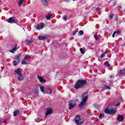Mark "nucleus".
Masks as SVG:
<instances>
[{
    "label": "nucleus",
    "mask_w": 125,
    "mask_h": 125,
    "mask_svg": "<svg viewBox=\"0 0 125 125\" xmlns=\"http://www.w3.org/2000/svg\"><path fill=\"white\" fill-rule=\"evenodd\" d=\"M20 111L18 109H16L14 112V116L15 117H17V116L19 114Z\"/></svg>",
    "instance_id": "a211bd4d"
},
{
    "label": "nucleus",
    "mask_w": 125,
    "mask_h": 125,
    "mask_svg": "<svg viewBox=\"0 0 125 125\" xmlns=\"http://www.w3.org/2000/svg\"><path fill=\"white\" fill-rule=\"evenodd\" d=\"M87 82L84 80H79L75 84L74 87L76 89L78 88H81V87H83V86H84L85 84H86Z\"/></svg>",
    "instance_id": "f257e3e1"
},
{
    "label": "nucleus",
    "mask_w": 125,
    "mask_h": 125,
    "mask_svg": "<svg viewBox=\"0 0 125 125\" xmlns=\"http://www.w3.org/2000/svg\"><path fill=\"white\" fill-rule=\"evenodd\" d=\"M119 75H121L122 77L125 76V69L121 70L119 72Z\"/></svg>",
    "instance_id": "ddd939ff"
},
{
    "label": "nucleus",
    "mask_w": 125,
    "mask_h": 125,
    "mask_svg": "<svg viewBox=\"0 0 125 125\" xmlns=\"http://www.w3.org/2000/svg\"><path fill=\"white\" fill-rule=\"evenodd\" d=\"M115 35H116V31H115L113 35H112V38H115Z\"/></svg>",
    "instance_id": "c9c22d12"
},
{
    "label": "nucleus",
    "mask_w": 125,
    "mask_h": 125,
    "mask_svg": "<svg viewBox=\"0 0 125 125\" xmlns=\"http://www.w3.org/2000/svg\"><path fill=\"white\" fill-rule=\"evenodd\" d=\"M104 113H105V114H110V109H106L104 110Z\"/></svg>",
    "instance_id": "b1692460"
},
{
    "label": "nucleus",
    "mask_w": 125,
    "mask_h": 125,
    "mask_svg": "<svg viewBox=\"0 0 125 125\" xmlns=\"http://www.w3.org/2000/svg\"><path fill=\"white\" fill-rule=\"evenodd\" d=\"M39 39L40 40V41H44V40L46 39V36H39Z\"/></svg>",
    "instance_id": "6ab92c4d"
},
{
    "label": "nucleus",
    "mask_w": 125,
    "mask_h": 125,
    "mask_svg": "<svg viewBox=\"0 0 125 125\" xmlns=\"http://www.w3.org/2000/svg\"><path fill=\"white\" fill-rule=\"evenodd\" d=\"M23 0H19V2H18V4L19 6H21L22 4H23Z\"/></svg>",
    "instance_id": "aec40b11"
},
{
    "label": "nucleus",
    "mask_w": 125,
    "mask_h": 125,
    "mask_svg": "<svg viewBox=\"0 0 125 125\" xmlns=\"http://www.w3.org/2000/svg\"><path fill=\"white\" fill-rule=\"evenodd\" d=\"M40 89L43 93H44V87L42 86H40Z\"/></svg>",
    "instance_id": "5701e85b"
},
{
    "label": "nucleus",
    "mask_w": 125,
    "mask_h": 125,
    "mask_svg": "<svg viewBox=\"0 0 125 125\" xmlns=\"http://www.w3.org/2000/svg\"><path fill=\"white\" fill-rule=\"evenodd\" d=\"M110 79H112V78H113V76L112 75H110Z\"/></svg>",
    "instance_id": "c03bdc74"
},
{
    "label": "nucleus",
    "mask_w": 125,
    "mask_h": 125,
    "mask_svg": "<svg viewBox=\"0 0 125 125\" xmlns=\"http://www.w3.org/2000/svg\"><path fill=\"white\" fill-rule=\"evenodd\" d=\"M7 22L8 23H10V24H13L14 23H17V20L13 17H11L8 19Z\"/></svg>",
    "instance_id": "423d86ee"
},
{
    "label": "nucleus",
    "mask_w": 125,
    "mask_h": 125,
    "mask_svg": "<svg viewBox=\"0 0 125 125\" xmlns=\"http://www.w3.org/2000/svg\"><path fill=\"white\" fill-rule=\"evenodd\" d=\"M52 113H53L52 109L50 108H47L46 109V116H48V115H50L51 114H52Z\"/></svg>",
    "instance_id": "1a4fd4ad"
},
{
    "label": "nucleus",
    "mask_w": 125,
    "mask_h": 125,
    "mask_svg": "<svg viewBox=\"0 0 125 125\" xmlns=\"http://www.w3.org/2000/svg\"><path fill=\"white\" fill-rule=\"evenodd\" d=\"M99 117V119H101V120H102V118H103V115L102 114H100Z\"/></svg>",
    "instance_id": "72a5a7b5"
},
{
    "label": "nucleus",
    "mask_w": 125,
    "mask_h": 125,
    "mask_svg": "<svg viewBox=\"0 0 125 125\" xmlns=\"http://www.w3.org/2000/svg\"><path fill=\"white\" fill-rule=\"evenodd\" d=\"M104 89H111V88H110V86H107V84H106V83H104Z\"/></svg>",
    "instance_id": "412c9836"
},
{
    "label": "nucleus",
    "mask_w": 125,
    "mask_h": 125,
    "mask_svg": "<svg viewBox=\"0 0 125 125\" xmlns=\"http://www.w3.org/2000/svg\"><path fill=\"white\" fill-rule=\"evenodd\" d=\"M37 78L40 81V82L42 83H46V80L45 79H43V78H42V77L41 76H39Z\"/></svg>",
    "instance_id": "6e6552de"
},
{
    "label": "nucleus",
    "mask_w": 125,
    "mask_h": 125,
    "mask_svg": "<svg viewBox=\"0 0 125 125\" xmlns=\"http://www.w3.org/2000/svg\"><path fill=\"white\" fill-rule=\"evenodd\" d=\"M44 27V26L42 25L41 24H38V25L34 26V29H35L36 30H42V29Z\"/></svg>",
    "instance_id": "9d476101"
},
{
    "label": "nucleus",
    "mask_w": 125,
    "mask_h": 125,
    "mask_svg": "<svg viewBox=\"0 0 125 125\" xmlns=\"http://www.w3.org/2000/svg\"><path fill=\"white\" fill-rule=\"evenodd\" d=\"M75 123L77 125H83V121L81 119V116L80 115H77L75 117Z\"/></svg>",
    "instance_id": "39448f33"
},
{
    "label": "nucleus",
    "mask_w": 125,
    "mask_h": 125,
    "mask_svg": "<svg viewBox=\"0 0 125 125\" xmlns=\"http://www.w3.org/2000/svg\"><path fill=\"white\" fill-rule=\"evenodd\" d=\"M21 64L22 65H27V62L24 60L21 61Z\"/></svg>",
    "instance_id": "c85d7f7f"
},
{
    "label": "nucleus",
    "mask_w": 125,
    "mask_h": 125,
    "mask_svg": "<svg viewBox=\"0 0 125 125\" xmlns=\"http://www.w3.org/2000/svg\"><path fill=\"white\" fill-rule=\"evenodd\" d=\"M79 35L80 36H83V31L81 30L79 31Z\"/></svg>",
    "instance_id": "2f4dec72"
},
{
    "label": "nucleus",
    "mask_w": 125,
    "mask_h": 125,
    "mask_svg": "<svg viewBox=\"0 0 125 125\" xmlns=\"http://www.w3.org/2000/svg\"><path fill=\"white\" fill-rule=\"evenodd\" d=\"M100 10V8H97V11H99Z\"/></svg>",
    "instance_id": "ea45409f"
},
{
    "label": "nucleus",
    "mask_w": 125,
    "mask_h": 125,
    "mask_svg": "<svg viewBox=\"0 0 125 125\" xmlns=\"http://www.w3.org/2000/svg\"><path fill=\"white\" fill-rule=\"evenodd\" d=\"M86 95V94L84 93L81 96L83 98L82 101L81 102L80 104H79V107L80 108H83V106L85 105V103L87 102V99L88 98V97Z\"/></svg>",
    "instance_id": "f03ea898"
},
{
    "label": "nucleus",
    "mask_w": 125,
    "mask_h": 125,
    "mask_svg": "<svg viewBox=\"0 0 125 125\" xmlns=\"http://www.w3.org/2000/svg\"><path fill=\"white\" fill-rule=\"evenodd\" d=\"M67 18H68V16H64L63 17V20H64V21H66L67 20Z\"/></svg>",
    "instance_id": "7c9ffc66"
},
{
    "label": "nucleus",
    "mask_w": 125,
    "mask_h": 125,
    "mask_svg": "<svg viewBox=\"0 0 125 125\" xmlns=\"http://www.w3.org/2000/svg\"><path fill=\"white\" fill-rule=\"evenodd\" d=\"M94 38L95 40H96V41H99V40H98V36H97V34H95L94 36Z\"/></svg>",
    "instance_id": "a878e982"
},
{
    "label": "nucleus",
    "mask_w": 125,
    "mask_h": 125,
    "mask_svg": "<svg viewBox=\"0 0 125 125\" xmlns=\"http://www.w3.org/2000/svg\"><path fill=\"white\" fill-rule=\"evenodd\" d=\"M104 65L106 66V67H110V66H111V65L110 64V63H109V62L106 61L104 63Z\"/></svg>",
    "instance_id": "4be33fe9"
},
{
    "label": "nucleus",
    "mask_w": 125,
    "mask_h": 125,
    "mask_svg": "<svg viewBox=\"0 0 125 125\" xmlns=\"http://www.w3.org/2000/svg\"><path fill=\"white\" fill-rule=\"evenodd\" d=\"M21 57V54H19L18 55L15 56L13 58V65L14 66H17L18 64H19V62H20V58Z\"/></svg>",
    "instance_id": "7ed1b4c3"
},
{
    "label": "nucleus",
    "mask_w": 125,
    "mask_h": 125,
    "mask_svg": "<svg viewBox=\"0 0 125 125\" xmlns=\"http://www.w3.org/2000/svg\"><path fill=\"white\" fill-rule=\"evenodd\" d=\"M116 34H117V35H120V34H121V31H117L116 32Z\"/></svg>",
    "instance_id": "f704fd0d"
},
{
    "label": "nucleus",
    "mask_w": 125,
    "mask_h": 125,
    "mask_svg": "<svg viewBox=\"0 0 125 125\" xmlns=\"http://www.w3.org/2000/svg\"><path fill=\"white\" fill-rule=\"evenodd\" d=\"M7 122V121H6V120H4V121L3 122V123H6Z\"/></svg>",
    "instance_id": "79ce46f5"
},
{
    "label": "nucleus",
    "mask_w": 125,
    "mask_h": 125,
    "mask_svg": "<svg viewBox=\"0 0 125 125\" xmlns=\"http://www.w3.org/2000/svg\"><path fill=\"white\" fill-rule=\"evenodd\" d=\"M46 89L47 90V94H51V93H52V91H51V89L50 88V87L47 86Z\"/></svg>",
    "instance_id": "4468645a"
},
{
    "label": "nucleus",
    "mask_w": 125,
    "mask_h": 125,
    "mask_svg": "<svg viewBox=\"0 0 125 125\" xmlns=\"http://www.w3.org/2000/svg\"><path fill=\"white\" fill-rule=\"evenodd\" d=\"M117 113V110L114 109H110V115H114Z\"/></svg>",
    "instance_id": "2eb2a0df"
},
{
    "label": "nucleus",
    "mask_w": 125,
    "mask_h": 125,
    "mask_svg": "<svg viewBox=\"0 0 125 125\" xmlns=\"http://www.w3.org/2000/svg\"><path fill=\"white\" fill-rule=\"evenodd\" d=\"M33 40L32 39H30V40H28L27 39L26 41H25V43L26 44H31V43H32V42H33Z\"/></svg>",
    "instance_id": "f3484780"
},
{
    "label": "nucleus",
    "mask_w": 125,
    "mask_h": 125,
    "mask_svg": "<svg viewBox=\"0 0 125 125\" xmlns=\"http://www.w3.org/2000/svg\"><path fill=\"white\" fill-rule=\"evenodd\" d=\"M42 5H47L48 4V0H42Z\"/></svg>",
    "instance_id": "dca6fc26"
},
{
    "label": "nucleus",
    "mask_w": 125,
    "mask_h": 125,
    "mask_svg": "<svg viewBox=\"0 0 125 125\" xmlns=\"http://www.w3.org/2000/svg\"><path fill=\"white\" fill-rule=\"evenodd\" d=\"M118 122H123L125 120V117L123 115H118L117 117Z\"/></svg>",
    "instance_id": "9b49d317"
},
{
    "label": "nucleus",
    "mask_w": 125,
    "mask_h": 125,
    "mask_svg": "<svg viewBox=\"0 0 125 125\" xmlns=\"http://www.w3.org/2000/svg\"><path fill=\"white\" fill-rule=\"evenodd\" d=\"M16 50H17V45L16 44L14 46V47L11 50H9L10 52H11V53H14V52H15V51H16Z\"/></svg>",
    "instance_id": "f8f14e48"
},
{
    "label": "nucleus",
    "mask_w": 125,
    "mask_h": 125,
    "mask_svg": "<svg viewBox=\"0 0 125 125\" xmlns=\"http://www.w3.org/2000/svg\"><path fill=\"white\" fill-rule=\"evenodd\" d=\"M76 106V103L74 101H70L69 103V109L71 110Z\"/></svg>",
    "instance_id": "0eeeda50"
},
{
    "label": "nucleus",
    "mask_w": 125,
    "mask_h": 125,
    "mask_svg": "<svg viewBox=\"0 0 125 125\" xmlns=\"http://www.w3.org/2000/svg\"><path fill=\"white\" fill-rule=\"evenodd\" d=\"M124 12H125V10H124Z\"/></svg>",
    "instance_id": "a18cd8bd"
},
{
    "label": "nucleus",
    "mask_w": 125,
    "mask_h": 125,
    "mask_svg": "<svg viewBox=\"0 0 125 125\" xmlns=\"http://www.w3.org/2000/svg\"><path fill=\"white\" fill-rule=\"evenodd\" d=\"M115 21H118V18H116Z\"/></svg>",
    "instance_id": "37998d69"
},
{
    "label": "nucleus",
    "mask_w": 125,
    "mask_h": 125,
    "mask_svg": "<svg viewBox=\"0 0 125 125\" xmlns=\"http://www.w3.org/2000/svg\"><path fill=\"white\" fill-rule=\"evenodd\" d=\"M107 53V52H105L104 53L102 54L101 56V58H103V57H105V54Z\"/></svg>",
    "instance_id": "bb28decb"
},
{
    "label": "nucleus",
    "mask_w": 125,
    "mask_h": 125,
    "mask_svg": "<svg viewBox=\"0 0 125 125\" xmlns=\"http://www.w3.org/2000/svg\"><path fill=\"white\" fill-rule=\"evenodd\" d=\"M109 18H113V14H111L109 15Z\"/></svg>",
    "instance_id": "e433bc0d"
},
{
    "label": "nucleus",
    "mask_w": 125,
    "mask_h": 125,
    "mask_svg": "<svg viewBox=\"0 0 125 125\" xmlns=\"http://www.w3.org/2000/svg\"><path fill=\"white\" fill-rule=\"evenodd\" d=\"M15 74L18 75L19 77L18 78V81H23V75L21 72H20V68H18L15 70Z\"/></svg>",
    "instance_id": "20e7f679"
},
{
    "label": "nucleus",
    "mask_w": 125,
    "mask_h": 125,
    "mask_svg": "<svg viewBox=\"0 0 125 125\" xmlns=\"http://www.w3.org/2000/svg\"><path fill=\"white\" fill-rule=\"evenodd\" d=\"M116 3H117V1H114V5H116Z\"/></svg>",
    "instance_id": "a19ab883"
},
{
    "label": "nucleus",
    "mask_w": 125,
    "mask_h": 125,
    "mask_svg": "<svg viewBox=\"0 0 125 125\" xmlns=\"http://www.w3.org/2000/svg\"><path fill=\"white\" fill-rule=\"evenodd\" d=\"M80 49L81 53H82V54H83L85 52L84 51H83V49L82 48H81Z\"/></svg>",
    "instance_id": "c756f323"
},
{
    "label": "nucleus",
    "mask_w": 125,
    "mask_h": 125,
    "mask_svg": "<svg viewBox=\"0 0 125 125\" xmlns=\"http://www.w3.org/2000/svg\"><path fill=\"white\" fill-rule=\"evenodd\" d=\"M114 106H120V102H119L118 104H115Z\"/></svg>",
    "instance_id": "4c0bfd02"
},
{
    "label": "nucleus",
    "mask_w": 125,
    "mask_h": 125,
    "mask_svg": "<svg viewBox=\"0 0 125 125\" xmlns=\"http://www.w3.org/2000/svg\"><path fill=\"white\" fill-rule=\"evenodd\" d=\"M51 18V16L50 15H48L46 16V19L47 20H50V19Z\"/></svg>",
    "instance_id": "393cba45"
},
{
    "label": "nucleus",
    "mask_w": 125,
    "mask_h": 125,
    "mask_svg": "<svg viewBox=\"0 0 125 125\" xmlns=\"http://www.w3.org/2000/svg\"><path fill=\"white\" fill-rule=\"evenodd\" d=\"M30 59V56H25L24 57V60H29Z\"/></svg>",
    "instance_id": "cd10ccee"
},
{
    "label": "nucleus",
    "mask_w": 125,
    "mask_h": 125,
    "mask_svg": "<svg viewBox=\"0 0 125 125\" xmlns=\"http://www.w3.org/2000/svg\"><path fill=\"white\" fill-rule=\"evenodd\" d=\"M64 1H65L66 2H70V0H63Z\"/></svg>",
    "instance_id": "58836bf2"
},
{
    "label": "nucleus",
    "mask_w": 125,
    "mask_h": 125,
    "mask_svg": "<svg viewBox=\"0 0 125 125\" xmlns=\"http://www.w3.org/2000/svg\"><path fill=\"white\" fill-rule=\"evenodd\" d=\"M78 31L77 30H75L73 31V36H75L77 33H78Z\"/></svg>",
    "instance_id": "473e14b6"
}]
</instances>
